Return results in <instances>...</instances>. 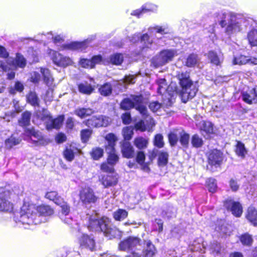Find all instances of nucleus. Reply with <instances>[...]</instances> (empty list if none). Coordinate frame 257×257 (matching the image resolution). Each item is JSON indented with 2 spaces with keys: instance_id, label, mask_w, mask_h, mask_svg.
<instances>
[{
  "instance_id": "obj_1",
  "label": "nucleus",
  "mask_w": 257,
  "mask_h": 257,
  "mask_svg": "<svg viewBox=\"0 0 257 257\" xmlns=\"http://www.w3.org/2000/svg\"><path fill=\"white\" fill-rule=\"evenodd\" d=\"M87 218L89 220L88 228L90 230L103 232L104 234L109 238L120 235V232L117 229L110 227L109 221L107 218L103 217L99 219L96 213L94 215L87 214Z\"/></svg>"
},
{
  "instance_id": "obj_2",
  "label": "nucleus",
  "mask_w": 257,
  "mask_h": 257,
  "mask_svg": "<svg viewBox=\"0 0 257 257\" xmlns=\"http://www.w3.org/2000/svg\"><path fill=\"white\" fill-rule=\"evenodd\" d=\"M219 19V24L222 27L226 26L225 32L228 35L240 31L241 24L244 21V19L240 15L225 12L220 14Z\"/></svg>"
},
{
  "instance_id": "obj_3",
  "label": "nucleus",
  "mask_w": 257,
  "mask_h": 257,
  "mask_svg": "<svg viewBox=\"0 0 257 257\" xmlns=\"http://www.w3.org/2000/svg\"><path fill=\"white\" fill-rule=\"evenodd\" d=\"M177 77L181 87L180 95L182 101L185 103L196 95L198 89L190 79L189 74L188 72H179L177 74Z\"/></svg>"
},
{
  "instance_id": "obj_4",
  "label": "nucleus",
  "mask_w": 257,
  "mask_h": 257,
  "mask_svg": "<svg viewBox=\"0 0 257 257\" xmlns=\"http://www.w3.org/2000/svg\"><path fill=\"white\" fill-rule=\"evenodd\" d=\"M147 99L142 95H131L129 98H124L120 103V108L123 110H129L135 108L144 116H148L146 107Z\"/></svg>"
},
{
  "instance_id": "obj_5",
  "label": "nucleus",
  "mask_w": 257,
  "mask_h": 257,
  "mask_svg": "<svg viewBox=\"0 0 257 257\" xmlns=\"http://www.w3.org/2000/svg\"><path fill=\"white\" fill-rule=\"evenodd\" d=\"M37 217L35 208L33 206H30L28 209H26V206H24L21 212L19 222L24 225L37 224L40 222Z\"/></svg>"
},
{
  "instance_id": "obj_6",
  "label": "nucleus",
  "mask_w": 257,
  "mask_h": 257,
  "mask_svg": "<svg viewBox=\"0 0 257 257\" xmlns=\"http://www.w3.org/2000/svg\"><path fill=\"white\" fill-rule=\"evenodd\" d=\"M177 55V51L173 49H167L160 52L159 54L153 57L151 64L155 68L165 65L172 61Z\"/></svg>"
},
{
  "instance_id": "obj_7",
  "label": "nucleus",
  "mask_w": 257,
  "mask_h": 257,
  "mask_svg": "<svg viewBox=\"0 0 257 257\" xmlns=\"http://www.w3.org/2000/svg\"><path fill=\"white\" fill-rule=\"evenodd\" d=\"M107 141L106 151L108 154L107 162L110 165H114L118 160V157L115 153L114 146L117 139L113 134H107L105 137Z\"/></svg>"
},
{
  "instance_id": "obj_8",
  "label": "nucleus",
  "mask_w": 257,
  "mask_h": 257,
  "mask_svg": "<svg viewBox=\"0 0 257 257\" xmlns=\"http://www.w3.org/2000/svg\"><path fill=\"white\" fill-rule=\"evenodd\" d=\"M26 60L24 57L18 54L15 61L10 59L8 60L7 63L0 61V68L4 71H7L12 69L13 67H19L20 68H24L26 66Z\"/></svg>"
},
{
  "instance_id": "obj_9",
  "label": "nucleus",
  "mask_w": 257,
  "mask_h": 257,
  "mask_svg": "<svg viewBox=\"0 0 257 257\" xmlns=\"http://www.w3.org/2000/svg\"><path fill=\"white\" fill-rule=\"evenodd\" d=\"M50 54L53 62L59 67H66L73 63L70 57L64 56L57 52L52 51Z\"/></svg>"
},
{
  "instance_id": "obj_10",
  "label": "nucleus",
  "mask_w": 257,
  "mask_h": 257,
  "mask_svg": "<svg viewBox=\"0 0 257 257\" xmlns=\"http://www.w3.org/2000/svg\"><path fill=\"white\" fill-rule=\"evenodd\" d=\"M157 252V249L155 245L150 241L146 242L142 254L133 251L131 252L127 257H154Z\"/></svg>"
},
{
  "instance_id": "obj_11",
  "label": "nucleus",
  "mask_w": 257,
  "mask_h": 257,
  "mask_svg": "<svg viewBox=\"0 0 257 257\" xmlns=\"http://www.w3.org/2000/svg\"><path fill=\"white\" fill-rule=\"evenodd\" d=\"M223 154L219 150L214 149L210 151L208 155V162L209 165L215 168L220 167L223 160Z\"/></svg>"
},
{
  "instance_id": "obj_12",
  "label": "nucleus",
  "mask_w": 257,
  "mask_h": 257,
  "mask_svg": "<svg viewBox=\"0 0 257 257\" xmlns=\"http://www.w3.org/2000/svg\"><path fill=\"white\" fill-rule=\"evenodd\" d=\"M224 206L236 217H239L242 214V208L241 205L239 202L234 201L231 197H228L224 201Z\"/></svg>"
},
{
  "instance_id": "obj_13",
  "label": "nucleus",
  "mask_w": 257,
  "mask_h": 257,
  "mask_svg": "<svg viewBox=\"0 0 257 257\" xmlns=\"http://www.w3.org/2000/svg\"><path fill=\"white\" fill-rule=\"evenodd\" d=\"M141 239L134 236H130L119 244V249L123 251L132 250L140 245Z\"/></svg>"
},
{
  "instance_id": "obj_14",
  "label": "nucleus",
  "mask_w": 257,
  "mask_h": 257,
  "mask_svg": "<svg viewBox=\"0 0 257 257\" xmlns=\"http://www.w3.org/2000/svg\"><path fill=\"white\" fill-rule=\"evenodd\" d=\"M57 205L60 206L61 208L59 213L61 219L66 224H71L72 219L69 215L70 207L68 204L62 199Z\"/></svg>"
},
{
  "instance_id": "obj_15",
  "label": "nucleus",
  "mask_w": 257,
  "mask_h": 257,
  "mask_svg": "<svg viewBox=\"0 0 257 257\" xmlns=\"http://www.w3.org/2000/svg\"><path fill=\"white\" fill-rule=\"evenodd\" d=\"M110 123V119L104 116H93L86 121V125L89 127L106 126Z\"/></svg>"
},
{
  "instance_id": "obj_16",
  "label": "nucleus",
  "mask_w": 257,
  "mask_h": 257,
  "mask_svg": "<svg viewBox=\"0 0 257 257\" xmlns=\"http://www.w3.org/2000/svg\"><path fill=\"white\" fill-rule=\"evenodd\" d=\"M26 136L25 139L31 140L36 145H40L43 141V136L40 132L36 131L34 128L26 129L24 133Z\"/></svg>"
},
{
  "instance_id": "obj_17",
  "label": "nucleus",
  "mask_w": 257,
  "mask_h": 257,
  "mask_svg": "<svg viewBox=\"0 0 257 257\" xmlns=\"http://www.w3.org/2000/svg\"><path fill=\"white\" fill-rule=\"evenodd\" d=\"M80 200L85 204L95 203L97 197L94 195L92 189L89 187L84 188L80 192Z\"/></svg>"
},
{
  "instance_id": "obj_18",
  "label": "nucleus",
  "mask_w": 257,
  "mask_h": 257,
  "mask_svg": "<svg viewBox=\"0 0 257 257\" xmlns=\"http://www.w3.org/2000/svg\"><path fill=\"white\" fill-rule=\"evenodd\" d=\"M10 196L9 191H5L0 195V211H11L13 204L8 200Z\"/></svg>"
},
{
  "instance_id": "obj_19",
  "label": "nucleus",
  "mask_w": 257,
  "mask_h": 257,
  "mask_svg": "<svg viewBox=\"0 0 257 257\" xmlns=\"http://www.w3.org/2000/svg\"><path fill=\"white\" fill-rule=\"evenodd\" d=\"M80 245L84 248H87L91 251L95 249V243L92 237L86 234H83L79 238Z\"/></svg>"
},
{
  "instance_id": "obj_20",
  "label": "nucleus",
  "mask_w": 257,
  "mask_h": 257,
  "mask_svg": "<svg viewBox=\"0 0 257 257\" xmlns=\"http://www.w3.org/2000/svg\"><path fill=\"white\" fill-rule=\"evenodd\" d=\"M242 100L248 104L257 102V88L242 93Z\"/></svg>"
},
{
  "instance_id": "obj_21",
  "label": "nucleus",
  "mask_w": 257,
  "mask_h": 257,
  "mask_svg": "<svg viewBox=\"0 0 257 257\" xmlns=\"http://www.w3.org/2000/svg\"><path fill=\"white\" fill-rule=\"evenodd\" d=\"M139 41L144 43L147 48H149L153 43V40L150 38L147 34H145L142 36H141L140 34H136L133 35L131 39V41L134 43Z\"/></svg>"
},
{
  "instance_id": "obj_22",
  "label": "nucleus",
  "mask_w": 257,
  "mask_h": 257,
  "mask_svg": "<svg viewBox=\"0 0 257 257\" xmlns=\"http://www.w3.org/2000/svg\"><path fill=\"white\" fill-rule=\"evenodd\" d=\"M91 40L87 39L82 42H74L68 44L65 46V48L73 50H84L87 46L88 44L90 42Z\"/></svg>"
},
{
  "instance_id": "obj_23",
  "label": "nucleus",
  "mask_w": 257,
  "mask_h": 257,
  "mask_svg": "<svg viewBox=\"0 0 257 257\" xmlns=\"http://www.w3.org/2000/svg\"><path fill=\"white\" fill-rule=\"evenodd\" d=\"M95 87L94 85L85 81L78 84V89L80 93L90 95L94 90Z\"/></svg>"
},
{
  "instance_id": "obj_24",
  "label": "nucleus",
  "mask_w": 257,
  "mask_h": 257,
  "mask_svg": "<svg viewBox=\"0 0 257 257\" xmlns=\"http://www.w3.org/2000/svg\"><path fill=\"white\" fill-rule=\"evenodd\" d=\"M79 150L75 146L71 144L67 146L66 149L63 152L64 158L68 161H72L74 158V155L78 153Z\"/></svg>"
},
{
  "instance_id": "obj_25",
  "label": "nucleus",
  "mask_w": 257,
  "mask_h": 257,
  "mask_svg": "<svg viewBox=\"0 0 257 257\" xmlns=\"http://www.w3.org/2000/svg\"><path fill=\"white\" fill-rule=\"evenodd\" d=\"M117 176L116 175H105L101 179V183L105 188H108L115 185L117 183Z\"/></svg>"
},
{
  "instance_id": "obj_26",
  "label": "nucleus",
  "mask_w": 257,
  "mask_h": 257,
  "mask_svg": "<svg viewBox=\"0 0 257 257\" xmlns=\"http://www.w3.org/2000/svg\"><path fill=\"white\" fill-rule=\"evenodd\" d=\"M121 152L124 157L131 158L134 156V149L128 142H124L121 146Z\"/></svg>"
},
{
  "instance_id": "obj_27",
  "label": "nucleus",
  "mask_w": 257,
  "mask_h": 257,
  "mask_svg": "<svg viewBox=\"0 0 257 257\" xmlns=\"http://www.w3.org/2000/svg\"><path fill=\"white\" fill-rule=\"evenodd\" d=\"M63 120L64 116L63 115L59 116L55 119H52L51 117L49 121L47 122L46 127L47 130H51L52 128H59L62 125Z\"/></svg>"
},
{
  "instance_id": "obj_28",
  "label": "nucleus",
  "mask_w": 257,
  "mask_h": 257,
  "mask_svg": "<svg viewBox=\"0 0 257 257\" xmlns=\"http://www.w3.org/2000/svg\"><path fill=\"white\" fill-rule=\"evenodd\" d=\"M157 10V6L152 4H146L142 7L141 10L134 11L131 15L139 17L143 13L148 12H154Z\"/></svg>"
},
{
  "instance_id": "obj_29",
  "label": "nucleus",
  "mask_w": 257,
  "mask_h": 257,
  "mask_svg": "<svg viewBox=\"0 0 257 257\" xmlns=\"http://www.w3.org/2000/svg\"><path fill=\"white\" fill-rule=\"evenodd\" d=\"M200 62V58L198 55L192 53L188 55L185 62V65L188 67L198 66Z\"/></svg>"
},
{
  "instance_id": "obj_30",
  "label": "nucleus",
  "mask_w": 257,
  "mask_h": 257,
  "mask_svg": "<svg viewBox=\"0 0 257 257\" xmlns=\"http://www.w3.org/2000/svg\"><path fill=\"white\" fill-rule=\"evenodd\" d=\"M207 57L212 64L216 66L220 65L223 62L222 55H218L213 51H210L208 53Z\"/></svg>"
},
{
  "instance_id": "obj_31",
  "label": "nucleus",
  "mask_w": 257,
  "mask_h": 257,
  "mask_svg": "<svg viewBox=\"0 0 257 257\" xmlns=\"http://www.w3.org/2000/svg\"><path fill=\"white\" fill-rule=\"evenodd\" d=\"M35 212L37 214L38 217H39L40 215L42 216H49L53 214V210L47 205H41L36 209Z\"/></svg>"
},
{
  "instance_id": "obj_32",
  "label": "nucleus",
  "mask_w": 257,
  "mask_h": 257,
  "mask_svg": "<svg viewBox=\"0 0 257 257\" xmlns=\"http://www.w3.org/2000/svg\"><path fill=\"white\" fill-rule=\"evenodd\" d=\"M40 72L43 75L44 83L49 87L52 86L53 78L49 69L41 68Z\"/></svg>"
},
{
  "instance_id": "obj_33",
  "label": "nucleus",
  "mask_w": 257,
  "mask_h": 257,
  "mask_svg": "<svg viewBox=\"0 0 257 257\" xmlns=\"http://www.w3.org/2000/svg\"><path fill=\"white\" fill-rule=\"evenodd\" d=\"M246 217L251 224L257 226V211L253 207L248 208Z\"/></svg>"
},
{
  "instance_id": "obj_34",
  "label": "nucleus",
  "mask_w": 257,
  "mask_h": 257,
  "mask_svg": "<svg viewBox=\"0 0 257 257\" xmlns=\"http://www.w3.org/2000/svg\"><path fill=\"white\" fill-rule=\"evenodd\" d=\"M247 39L251 46H257V26L248 33Z\"/></svg>"
},
{
  "instance_id": "obj_35",
  "label": "nucleus",
  "mask_w": 257,
  "mask_h": 257,
  "mask_svg": "<svg viewBox=\"0 0 257 257\" xmlns=\"http://www.w3.org/2000/svg\"><path fill=\"white\" fill-rule=\"evenodd\" d=\"M158 84V93L160 94H164L169 88L166 83V81L164 78H160L157 80Z\"/></svg>"
},
{
  "instance_id": "obj_36",
  "label": "nucleus",
  "mask_w": 257,
  "mask_h": 257,
  "mask_svg": "<svg viewBox=\"0 0 257 257\" xmlns=\"http://www.w3.org/2000/svg\"><path fill=\"white\" fill-rule=\"evenodd\" d=\"M199 127L200 130L205 132L207 134L213 133V125L209 121H200L199 123Z\"/></svg>"
},
{
  "instance_id": "obj_37",
  "label": "nucleus",
  "mask_w": 257,
  "mask_h": 257,
  "mask_svg": "<svg viewBox=\"0 0 257 257\" xmlns=\"http://www.w3.org/2000/svg\"><path fill=\"white\" fill-rule=\"evenodd\" d=\"M101 95L106 96L109 95L112 92V86L109 83H106L101 85L98 89Z\"/></svg>"
},
{
  "instance_id": "obj_38",
  "label": "nucleus",
  "mask_w": 257,
  "mask_h": 257,
  "mask_svg": "<svg viewBox=\"0 0 257 257\" xmlns=\"http://www.w3.org/2000/svg\"><path fill=\"white\" fill-rule=\"evenodd\" d=\"M93 113V110L90 108H81L75 111V113L81 118H84L90 115Z\"/></svg>"
},
{
  "instance_id": "obj_39",
  "label": "nucleus",
  "mask_w": 257,
  "mask_h": 257,
  "mask_svg": "<svg viewBox=\"0 0 257 257\" xmlns=\"http://www.w3.org/2000/svg\"><path fill=\"white\" fill-rule=\"evenodd\" d=\"M148 144V140L142 137L136 138L134 141L135 146L139 149H143L147 148Z\"/></svg>"
},
{
  "instance_id": "obj_40",
  "label": "nucleus",
  "mask_w": 257,
  "mask_h": 257,
  "mask_svg": "<svg viewBox=\"0 0 257 257\" xmlns=\"http://www.w3.org/2000/svg\"><path fill=\"white\" fill-rule=\"evenodd\" d=\"M28 102L32 105L39 106V99L35 92H31L27 96Z\"/></svg>"
},
{
  "instance_id": "obj_41",
  "label": "nucleus",
  "mask_w": 257,
  "mask_h": 257,
  "mask_svg": "<svg viewBox=\"0 0 257 257\" xmlns=\"http://www.w3.org/2000/svg\"><path fill=\"white\" fill-rule=\"evenodd\" d=\"M46 198L53 201L56 204H57L60 201L63 199L56 191H50L47 192L45 195Z\"/></svg>"
},
{
  "instance_id": "obj_42",
  "label": "nucleus",
  "mask_w": 257,
  "mask_h": 257,
  "mask_svg": "<svg viewBox=\"0 0 257 257\" xmlns=\"http://www.w3.org/2000/svg\"><path fill=\"white\" fill-rule=\"evenodd\" d=\"M127 212L122 209H118L113 213L114 218L118 221L123 220L127 217Z\"/></svg>"
},
{
  "instance_id": "obj_43",
  "label": "nucleus",
  "mask_w": 257,
  "mask_h": 257,
  "mask_svg": "<svg viewBox=\"0 0 257 257\" xmlns=\"http://www.w3.org/2000/svg\"><path fill=\"white\" fill-rule=\"evenodd\" d=\"M180 131H175L169 134L168 136L169 142L172 146H175L180 137Z\"/></svg>"
},
{
  "instance_id": "obj_44",
  "label": "nucleus",
  "mask_w": 257,
  "mask_h": 257,
  "mask_svg": "<svg viewBox=\"0 0 257 257\" xmlns=\"http://www.w3.org/2000/svg\"><path fill=\"white\" fill-rule=\"evenodd\" d=\"M21 140L19 138H16L14 135L7 139L5 141V145L7 148L11 149L14 146L18 145Z\"/></svg>"
},
{
  "instance_id": "obj_45",
  "label": "nucleus",
  "mask_w": 257,
  "mask_h": 257,
  "mask_svg": "<svg viewBox=\"0 0 257 257\" xmlns=\"http://www.w3.org/2000/svg\"><path fill=\"white\" fill-rule=\"evenodd\" d=\"M235 153L238 156L244 158L247 153V151L245 148L244 145L240 142H237L236 145Z\"/></svg>"
},
{
  "instance_id": "obj_46",
  "label": "nucleus",
  "mask_w": 257,
  "mask_h": 257,
  "mask_svg": "<svg viewBox=\"0 0 257 257\" xmlns=\"http://www.w3.org/2000/svg\"><path fill=\"white\" fill-rule=\"evenodd\" d=\"M31 113L29 111L24 112L22 115V118L19 120V124L21 126H27L30 123Z\"/></svg>"
},
{
  "instance_id": "obj_47",
  "label": "nucleus",
  "mask_w": 257,
  "mask_h": 257,
  "mask_svg": "<svg viewBox=\"0 0 257 257\" xmlns=\"http://www.w3.org/2000/svg\"><path fill=\"white\" fill-rule=\"evenodd\" d=\"M110 62L114 65H120L123 60L122 54L116 53L111 55L109 57Z\"/></svg>"
},
{
  "instance_id": "obj_48",
  "label": "nucleus",
  "mask_w": 257,
  "mask_h": 257,
  "mask_svg": "<svg viewBox=\"0 0 257 257\" xmlns=\"http://www.w3.org/2000/svg\"><path fill=\"white\" fill-rule=\"evenodd\" d=\"M249 62V58L244 55L235 56L233 60L234 65H244Z\"/></svg>"
},
{
  "instance_id": "obj_49",
  "label": "nucleus",
  "mask_w": 257,
  "mask_h": 257,
  "mask_svg": "<svg viewBox=\"0 0 257 257\" xmlns=\"http://www.w3.org/2000/svg\"><path fill=\"white\" fill-rule=\"evenodd\" d=\"M36 114L37 117L42 120H48L49 121L51 117L48 111L44 108H43L42 110L37 111Z\"/></svg>"
},
{
  "instance_id": "obj_50",
  "label": "nucleus",
  "mask_w": 257,
  "mask_h": 257,
  "mask_svg": "<svg viewBox=\"0 0 257 257\" xmlns=\"http://www.w3.org/2000/svg\"><path fill=\"white\" fill-rule=\"evenodd\" d=\"M189 135L184 131H180L179 140L182 146L184 147L188 146L189 140Z\"/></svg>"
},
{
  "instance_id": "obj_51",
  "label": "nucleus",
  "mask_w": 257,
  "mask_h": 257,
  "mask_svg": "<svg viewBox=\"0 0 257 257\" xmlns=\"http://www.w3.org/2000/svg\"><path fill=\"white\" fill-rule=\"evenodd\" d=\"M240 240L242 244L247 246L251 245L253 241L251 236L248 233L241 235L240 237Z\"/></svg>"
},
{
  "instance_id": "obj_52",
  "label": "nucleus",
  "mask_w": 257,
  "mask_h": 257,
  "mask_svg": "<svg viewBox=\"0 0 257 257\" xmlns=\"http://www.w3.org/2000/svg\"><path fill=\"white\" fill-rule=\"evenodd\" d=\"M208 189L211 193L215 192L217 190L216 181L213 178H209L206 181Z\"/></svg>"
},
{
  "instance_id": "obj_53",
  "label": "nucleus",
  "mask_w": 257,
  "mask_h": 257,
  "mask_svg": "<svg viewBox=\"0 0 257 257\" xmlns=\"http://www.w3.org/2000/svg\"><path fill=\"white\" fill-rule=\"evenodd\" d=\"M168 154L166 152L159 153L158 156V164L159 166H164L168 163Z\"/></svg>"
},
{
  "instance_id": "obj_54",
  "label": "nucleus",
  "mask_w": 257,
  "mask_h": 257,
  "mask_svg": "<svg viewBox=\"0 0 257 257\" xmlns=\"http://www.w3.org/2000/svg\"><path fill=\"white\" fill-rule=\"evenodd\" d=\"M103 154V150L100 148H95L92 150L91 156L94 160H98L102 157Z\"/></svg>"
},
{
  "instance_id": "obj_55",
  "label": "nucleus",
  "mask_w": 257,
  "mask_h": 257,
  "mask_svg": "<svg viewBox=\"0 0 257 257\" xmlns=\"http://www.w3.org/2000/svg\"><path fill=\"white\" fill-rule=\"evenodd\" d=\"M203 140L197 135H194L192 136L191 139V144L193 147L199 148L203 145Z\"/></svg>"
},
{
  "instance_id": "obj_56",
  "label": "nucleus",
  "mask_w": 257,
  "mask_h": 257,
  "mask_svg": "<svg viewBox=\"0 0 257 257\" xmlns=\"http://www.w3.org/2000/svg\"><path fill=\"white\" fill-rule=\"evenodd\" d=\"M149 31L150 32V33H153L155 31L156 32L161 34H167L169 33V29L167 28L160 26H156L155 27L150 28Z\"/></svg>"
},
{
  "instance_id": "obj_57",
  "label": "nucleus",
  "mask_w": 257,
  "mask_h": 257,
  "mask_svg": "<svg viewBox=\"0 0 257 257\" xmlns=\"http://www.w3.org/2000/svg\"><path fill=\"white\" fill-rule=\"evenodd\" d=\"M210 250L211 253L213 254H217L219 253L221 250L220 244L216 241L211 242L210 245Z\"/></svg>"
},
{
  "instance_id": "obj_58",
  "label": "nucleus",
  "mask_w": 257,
  "mask_h": 257,
  "mask_svg": "<svg viewBox=\"0 0 257 257\" xmlns=\"http://www.w3.org/2000/svg\"><path fill=\"white\" fill-rule=\"evenodd\" d=\"M122 135L125 140H130L133 135V130L131 127L126 126L122 130Z\"/></svg>"
},
{
  "instance_id": "obj_59",
  "label": "nucleus",
  "mask_w": 257,
  "mask_h": 257,
  "mask_svg": "<svg viewBox=\"0 0 257 257\" xmlns=\"http://www.w3.org/2000/svg\"><path fill=\"white\" fill-rule=\"evenodd\" d=\"M92 134V131L90 129L82 130L81 131V139L83 142H87Z\"/></svg>"
},
{
  "instance_id": "obj_60",
  "label": "nucleus",
  "mask_w": 257,
  "mask_h": 257,
  "mask_svg": "<svg viewBox=\"0 0 257 257\" xmlns=\"http://www.w3.org/2000/svg\"><path fill=\"white\" fill-rule=\"evenodd\" d=\"M154 145L156 147L161 148L164 146L163 137L161 134H157L155 138Z\"/></svg>"
},
{
  "instance_id": "obj_61",
  "label": "nucleus",
  "mask_w": 257,
  "mask_h": 257,
  "mask_svg": "<svg viewBox=\"0 0 257 257\" xmlns=\"http://www.w3.org/2000/svg\"><path fill=\"white\" fill-rule=\"evenodd\" d=\"M24 89V85L23 84L21 83L19 81H17L16 82L14 88L11 87L10 90V92L11 94H15V90L19 91V92H22Z\"/></svg>"
},
{
  "instance_id": "obj_62",
  "label": "nucleus",
  "mask_w": 257,
  "mask_h": 257,
  "mask_svg": "<svg viewBox=\"0 0 257 257\" xmlns=\"http://www.w3.org/2000/svg\"><path fill=\"white\" fill-rule=\"evenodd\" d=\"M82 67L86 68H93L92 66V61L91 59H81L79 62Z\"/></svg>"
},
{
  "instance_id": "obj_63",
  "label": "nucleus",
  "mask_w": 257,
  "mask_h": 257,
  "mask_svg": "<svg viewBox=\"0 0 257 257\" xmlns=\"http://www.w3.org/2000/svg\"><path fill=\"white\" fill-rule=\"evenodd\" d=\"M230 188L233 192L237 191L239 188V184L236 180L231 179L229 182Z\"/></svg>"
},
{
  "instance_id": "obj_64",
  "label": "nucleus",
  "mask_w": 257,
  "mask_h": 257,
  "mask_svg": "<svg viewBox=\"0 0 257 257\" xmlns=\"http://www.w3.org/2000/svg\"><path fill=\"white\" fill-rule=\"evenodd\" d=\"M41 74L36 72L33 71L31 73L30 80L31 82L36 83H38L41 80Z\"/></svg>"
}]
</instances>
